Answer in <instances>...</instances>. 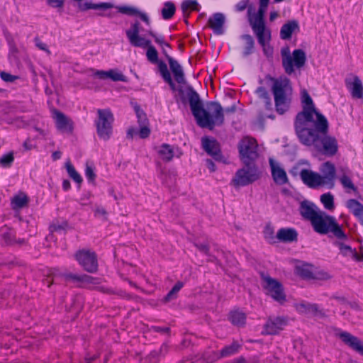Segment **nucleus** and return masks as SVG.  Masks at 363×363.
<instances>
[{
  "mask_svg": "<svg viewBox=\"0 0 363 363\" xmlns=\"http://www.w3.org/2000/svg\"><path fill=\"white\" fill-rule=\"evenodd\" d=\"M240 345L238 342H233L231 345L225 347L220 352L218 357H226L233 355L238 352Z\"/></svg>",
  "mask_w": 363,
  "mask_h": 363,
  "instance_id": "obj_40",
  "label": "nucleus"
},
{
  "mask_svg": "<svg viewBox=\"0 0 363 363\" xmlns=\"http://www.w3.org/2000/svg\"><path fill=\"white\" fill-rule=\"evenodd\" d=\"M65 168L67 169L69 177L78 184H81L82 182V178L81 175L77 172L74 167L71 163L70 160H67L65 162Z\"/></svg>",
  "mask_w": 363,
  "mask_h": 363,
  "instance_id": "obj_36",
  "label": "nucleus"
},
{
  "mask_svg": "<svg viewBox=\"0 0 363 363\" xmlns=\"http://www.w3.org/2000/svg\"><path fill=\"white\" fill-rule=\"evenodd\" d=\"M70 182L68 180H64L62 182V188L65 191H67L70 189Z\"/></svg>",
  "mask_w": 363,
  "mask_h": 363,
  "instance_id": "obj_61",
  "label": "nucleus"
},
{
  "mask_svg": "<svg viewBox=\"0 0 363 363\" xmlns=\"http://www.w3.org/2000/svg\"><path fill=\"white\" fill-rule=\"evenodd\" d=\"M320 209L313 203L308 202H303L300 207V213L303 217L308 219L311 222L313 221L314 218L318 214V211Z\"/></svg>",
  "mask_w": 363,
  "mask_h": 363,
  "instance_id": "obj_26",
  "label": "nucleus"
},
{
  "mask_svg": "<svg viewBox=\"0 0 363 363\" xmlns=\"http://www.w3.org/2000/svg\"><path fill=\"white\" fill-rule=\"evenodd\" d=\"M35 45L42 50L46 51L47 52H49V50L47 48V45L45 43L40 41L39 39L36 38L35 39Z\"/></svg>",
  "mask_w": 363,
  "mask_h": 363,
  "instance_id": "obj_56",
  "label": "nucleus"
},
{
  "mask_svg": "<svg viewBox=\"0 0 363 363\" xmlns=\"http://www.w3.org/2000/svg\"><path fill=\"white\" fill-rule=\"evenodd\" d=\"M238 149L241 160L246 166L258 157L257 144L254 138H243L239 143Z\"/></svg>",
  "mask_w": 363,
  "mask_h": 363,
  "instance_id": "obj_10",
  "label": "nucleus"
},
{
  "mask_svg": "<svg viewBox=\"0 0 363 363\" xmlns=\"http://www.w3.org/2000/svg\"><path fill=\"white\" fill-rule=\"evenodd\" d=\"M345 206L363 225V205L357 200L350 199L346 201Z\"/></svg>",
  "mask_w": 363,
  "mask_h": 363,
  "instance_id": "obj_24",
  "label": "nucleus"
},
{
  "mask_svg": "<svg viewBox=\"0 0 363 363\" xmlns=\"http://www.w3.org/2000/svg\"><path fill=\"white\" fill-rule=\"evenodd\" d=\"M261 286L264 293L276 301L283 303L286 295L282 284L277 280L264 273L261 274Z\"/></svg>",
  "mask_w": 363,
  "mask_h": 363,
  "instance_id": "obj_9",
  "label": "nucleus"
},
{
  "mask_svg": "<svg viewBox=\"0 0 363 363\" xmlns=\"http://www.w3.org/2000/svg\"><path fill=\"white\" fill-rule=\"evenodd\" d=\"M184 15H189L193 11H199V5L196 0H184L181 4Z\"/></svg>",
  "mask_w": 363,
  "mask_h": 363,
  "instance_id": "obj_35",
  "label": "nucleus"
},
{
  "mask_svg": "<svg viewBox=\"0 0 363 363\" xmlns=\"http://www.w3.org/2000/svg\"><path fill=\"white\" fill-rule=\"evenodd\" d=\"M175 6L172 1H167L161 11L162 18L165 20L170 19L175 13Z\"/></svg>",
  "mask_w": 363,
  "mask_h": 363,
  "instance_id": "obj_37",
  "label": "nucleus"
},
{
  "mask_svg": "<svg viewBox=\"0 0 363 363\" xmlns=\"http://www.w3.org/2000/svg\"><path fill=\"white\" fill-rule=\"evenodd\" d=\"M299 30V25L297 21L292 20L284 23L280 30V38L282 40H289L293 33Z\"/></svg>",
  "mask_w": 363,
  "mask_h": 363,
  "instance_id": "obj_22",
  "label": "nucleus"
},
{
  "mask_svg": "<svg viewBox=\"0 0 363 363\" xmlns=\"http://www.w3.org/2000/svg\"><path fill=\"white\" fill-rule=\"evenodd\" d=\"M94 75L101 79H107V71L97 70V71L94 72Z\"/></svg>",
  "mask_w": 363,
  "mask_h": 363,
  "instance_id": "obj_57",
  "label": "nucleus"
},
{
  "mask_svg": "<svg viewBox=\"0 0 363 363\" xmlns=\"http://www.w3.org/2000/svg\"><path fill=\"white\" fill-rule=\"evenodd\" d=\"M126 35L130 43L134 46L141 48H147L146 57L148 61L152 64L158 63V53L155 48L152 45L150 39L146 35H140L139 23H133L129 29L126 30Z\"/></svg>",
  "mask_w": 363,
  "mask_h": 363,
  "instance_id": "obj_5",
  "label": "nucleus"
},
{
  "mask_svg": "<svg viewBox=\"0 0 363 363\" xmlns=\"http://www.w3.org/2000/svg\"><path fill=\"white\" fill-rule=\"evenodd\" d=\"M186 95L192 113L201 128L213 130L216 125H221L224 122V112L233 113L235 110V106L223 110L220 104L216 102H209L204 106L199 94L191 88L188 89Z\"/></svg>",
  "mask_w": 363,
  "mask_h": 363,
  "instance_id": "obj_2",
  "label": "nucleus"
},
{
  "mask_svg": "<svg viewBox=\"0 0 363 363\" xmlns=\"http://www.w3.org/2000/svg\"><path fill=\"white\" fill-rule=\"evenodd\" d=\"M249 22L259 45L270 43L271 30L266 27L264 18L249 17Z\"/></svg>",
  "mask_w": 363,
  "mask_h": 363,
  "instance_id": "obj_12",
  "label": "nucleus"
},
{
  "mask_svg": "<svg viewBox=\"0 0 363 363\" xmlns=\"http://www.w3.org/2000/svg\"><path fill=\"white\" fill-rule=\"evenodd\" d=\"M141 127L139 131V135L141 138H147L150 135V130L145 124H140Z\"/></svg>",
  "mask_w": 363,
  "mask_h": 363,
  "instance_id": "obj_54",
  "label": "nucleus"
},
{
  "mask_svg": "<svg viewBox=\"0 0 363 363\" xmlns=\"http://www.w3.org/2000/svg\"><path fill=\"white\" fill-rule=\"evenodd\" d=\"M323 153L328 156H333L336 154L338 145L335 138L332 137H325L321 140Z\"/></svg>",
  "mask_w": 363,
  "mask_h": 363,
  "instance_id": "obj_27",
  "label": "nucleus"
},
{
  "mask_svg": "<svg viewBox=\"0 0 363 363\" xmlns=\"http://www.w3.org/2000/svg\"><path fill=\"white\" fill-rule=\"evenodd\" d=\"M225 16L220 13H215L208 19V26L217 34L223 33Z\"/></svg>",
  "mask_w": 363,
  "mask_h": 363,
  "instance_id": "obj_29",
  "label": "nucleus"
},
{
  "mask_svg": "<svg viewBox=\"0 0 363 363\" xmlns=\"http://www.w3.org/2000/svg\"><path fill=\"white\" fill-rule=\"evenodd\" d=\"M14 160L13 153L12 152L3 155L0 158V164L4 167H9Z\"/></svg>",
  "mask_w": 363,
  "mask_h": 363,
  "instance_id": "obj_46",
  "label": "nucleus"
},
{
  "mask_svg": "<svg viewBox=\"0 0 363 363\" xmlns=\"http://www.w3.org/2000/svg\"><path fill=\"white\" fill-rule=\"evenodd\" d=\"M295 273L304 279L312 277V266L306 263H298L295 267Z\"/></svg>",
  "mask_w": 363,
  "mask_h": 363,
  "instance_id": "obj_33",
  "label": "nucleus"
},
{
  "mask_svg": "<svg viewBox=\"0 0 363 363\" xmlns=\"http://www.w3.org/2000/svg\"><path fill=\"white\" fill-rule=\"evenodd\" d=\"M311 224L314 230L320 234H326L328 232H332L337 238H346V235L336 222L335 218L328 216L322 210L318 211V214H316Z\"/></svg>",
  "mask_w": 363,
  "mask_h": 363,
  "instance_id": "obj_6",
  "label": "nucleus"
},
{
  "mask_svg": "<svg viewBox=\"0 0 363 363\" xmlns=\"http://www.w3.org/2000/svg\"><path fill=\"white\" fill-rule=\"evenodd\" d=\"M85 175L89 182L94 181V179L96 178V174L94 173V169L91 166H90L89 164L86 165Z\"/></svg>",
  "mask_w": 363,
  "mask_h": 363,
  "instance_id": "obj_50",
  "label": "nucleus"
},
{
  "mask_svg": "<svg viewBox=\"0 0 363 363\" xmlns=\"http://www.w3.org/2000/svg\"><path fill=\"white\" fill-rule=\"evenodd\" d=\"M157 64L160 72L164 80L169 79V77H171V74L167 69V65L162 61L159 62Z\"/></svg>",
  "mask_w": 363,
  "mask_h": 363,
  "instance_id": "obj_48",
  "label": "nucleus"
},
{
  "mask_svg": "<svg viewBox=\"0 0 363 363\" xmlns=\"http://www.w3.org/2000/svg\"><path fill=\"white\" fill-rule=\"evenodd\" d=\"M272 82V91L274 95L276 111L284 114L290 106L293 89L290 80L286 77L279 78L269 77Z\"/></svg>",
  "mask_w": 363,
  "mask_h": 363,
  "instance_id": "obj_4",
  "label": "nucleus"
},
{
  "mask_svg": "<svg viewBox=\"0 0 363 363\" xmlns=\"http://www.w3.org/2000/svg\"><path fill=\"white\" fill-rule=\"evenodd\" d=\"M334 195L330 192L323 194L320 201L326 210L333 211L335 209Z\"/></svg>",
  "mask_w": 363,
  "mask_h": 363,
  "instance_id": "obj_34",
  "label": "nucleus"
},
{
  "mask_svg": "<svg viewBox=\"0 0 363 363\" xmlns=\"http://www.w3.org/2000/svg\"><path fill=\"white\" fill-rule=\"evenodd\" d=\"M95 213L96 215H103L104 216L106 214V211L102 208H97L96 209Z\"/></svg>",
  "mask_w": 363,
  "mask_h": 363,
  "instance_id": "obj_64",
  "label": "nucleus"
},
{
  "mask_svg": "<svg viewBox=\"0 0 363 363\" xmlns=\"http://www.w3.org/2000/svg\"><path fill=\"white\" fill-rule=\"evenodd\" d=\"M269 0H259V7L258 11L257 13L252 12V9H248V16L249 17H260L264 18V13L268 6Z\"/></svg>",
  "mask_w": 363,
  "mask_h": 363,
  "instance_id": "obj_38",
  "label": "nucleus"
},
{
  "mask_svg": "<svg viewBox=\"0 0 363 363\" xmlns=\"http://www.w3.org/2000/svg\"><path fill=\"white\" fill-rule=\"evenodd\" d=\"M47 2L52 8H61L64 5L65 0H48Z\"/></svg>",
  "mask_w": 363,
  "mask_h": 363,
  "instance_id": "obj_55",
  "label": "nucleus"
},
{
  "mask_svg": "<svg viewBox=\"0 0 363 363\" xmlns=\"http://www.w3.org/2000/svg\"><path fill=\"white\" fill-rule=\"evenodd\" d=\"M295 308L297 312L301 314L313 315H319L323 314L316 304H312L304 301L296 303Z\"/></svg>",
  "mask_w": 363,
  "mask_h": 363,
  "instance_id": "obj_23",
  "label": "nucleus"
},
{
  "mask_svg": "<svg viewBox=\"0 0 363 363\" xmlns=\"http://www.w3.org/2000/svg\"><path fill=\"white\" fill-rule=\"evenodd\" d=\"M271 173L274 182L278 185H283L288 182L286 171L281 164L272 158L269 159Z\"/></svg>",
  "mask_w": 363,
  "mask_h": 363,
  "instance_id": "obj_15",
  "label": "nucleus"
},
{
  "mask_svg": "<svg viewBox=\"0 0 363 363\" xmlns=\"http://www.w3.org/2000/svg\"><path fill=\"white\" fill-rule=\"evenodd\" d=\"M28 198L23 193H19L14 196L11 200V204L13 208H21L26 205Z\"/></svg>",
  "mask_w": 363,
  "mask_h": 363,
  "instance_id": "obj_39",
  "label": "nucleus"
},
{
  "mask_svg": "<svg viewBox=\"0 0 363 363\" xmlns=\"http://www.w3.org/2000/svg\"><path fill=\"white\" fill-rule=\"evenodd\" d=\"M114 6L113 4L109 2H104L100 4H92L89 2L86 3H80L79 4V9L81 11H86L89 9H102L106 10L111 8H113Z\"/></svg>",
  "mask_w": 363,
  "mask_h": 363,
  "instance_id": "obj_32",
  "label": "nucleus"
},
{
  "mask_svg": "<svg viewBox=\"0 0 363 363\" xmlns=\"http://www.w3.org/2000/svg\"><path fill=\"white\" fill-rule=\"evenodd\" d=\"M337 179L346 192H355L357 189L353 182V174L348 167L339 169Z\"/></svg>",
  "mask_w": 363,
  "mask_h": 363,
  "instance_id": "obj_14",
  "label": "nucleus"
},
{
  "mask_svg": "<svg viewBox=\"0 0 363 363\" xmlns=\"http://www.w3.org/2000/svg\"><path fill=\"white\" fill-rule=\"evenodd\" d=\"M278 16H279V14L277 11H271L270 14H269L270 21H274Z\"/></svg>",
  "mask_w": 363,
  "mask_h": 363,
  "instance_id": "obj_62",
  "label": "nucleus"
},
{
  "mask_svg": "<svg viewBox=\"0 0 363 363\" xmlns=\"http://www.w3.org/2000/svg\"><path fill=\"white\" fill-rule=\"evenodd\" d=\"M0 75L1 79L6 82H13L18 78L17 76L12 75L6 72H1Z\"/></svg>",
  "mask_w": 363,
  "mask_h": 363,
  "instance_id": "obj_52",
  "label": "nucleus"
},
{
  "mask_svg": "<svg viewBox=\"0 0 363 363\" xmlns=\"http://www.w3.org/2000/svg\"><path fill=\"white\" fill-rule=\"evenodd\" d=\"M202 147L203 150L216 160H221V155L220 154V147L218 142L208 137L201 139Z\"/></svg>",
  "mask_w": 363,
  "mask_h": 363,
  "instance_id": "obj_19",
  "label": "nucleus"
},
{
  "mask_svg": "<svg viewBox=\"0 0 363 363\" xmlns=\"http://www.w3.org/2000/svg\"><path fill=\"white\" fill-rule=\"evenodd\" d=\"M286 325V320L284 318H270L264 327L263 333L267 335H275L282 330Z\"/></svg>",
  "mask_w": 363,
  "mask_h": 363,
  "instance_id": "obj_16",
  "label": "nucleus"
},
{
  "mask_svg": "<svg viewBox=\"0 0 363 363\" xmlns=\"http://www.w3.org/2000/svg\"><path fill=\"white\" fill-rule=\"evenodd\" d=\"M157 153L159 158L163 161H170L174 157L173 148L167 145L162 144L157 147Z\"/></svg>",
  "mask_w": 363,
  "mask_h": 363,
  "instance_id": "obj_31",
  "label": "nucleus"
},
{
  "mask_svg": "<svg viewBox=\"0 0 363 363\" xmlns=\"http://www.w3.org/2000/svg\"><path fill=\"white\" fill-rule=\"evenodd\" d=\"M255 92L260 99H262L264 101L267 106H271L270 97L265 88L262 86L258 87Z\"/></svg>",
  "mask_w": 363,
  "mask_h": 363,
  "instance_id": "obj_45",
  "label": "nucleus"
},
{
  "mask_svg": "<svg viewBox=\"0 0 363 363\" xmlns=\"http://www.w3.org/2000/svg\"><path fill=\"white\" fill-rule=\"evenodd\" d=\"M53 118L57 128L62 133L71 132L72 130V122L65 114L58 111H53Z\"/></svg>",
  "mask_w": 363,
  "mask_h": 363,
  "instance_id": "obj_20",
  "label": "nucleus"
},
{
  "mask_svg": "<svg viewBox=\"0 0 363 363\" xmlns=\"http://www.w3.org/2000/svg\"><path fill=\"white\" fill-rule=\"evenodd\" d=\"M249 166L236 172L232 180V184L235 187L247 186L259 178L260 174L258 169L255 167Z\"/></svg>",
  "mask_w": 363,
  "mask_h": 363,
  "instance_id": "obj_11",
  "label": "nucleus"
},
{
  "mask_svg": "<svg viewBox=\"0 0 363 363\" xmlns=\"http://www.w3.org/2000/svg\"><path fill=\"white\" fill-rule=\"evenodd\" d=\"M264 237L267 240H268L269 242H272L274 241V231H273V228L269 226V225H267L264 228Z\"/></svg>",
  "mask_w": 363,
  "mask_h": 363,
  "instance_id": "obj_53",
  "label": "nucleus"
},
{
  "mask_svg": "<svg viewBox=\"0 0 363 363\" xmlns=\"http://www.w3.org/2000/svg\"><path fill=\"white\" fill-rule=\"evenodd\" d=\"M107 79L113 82H125V77L117 69H109L107 71Z\"/></svg>",
  "mask_w": 363,
  "mask_h": 363,
  "instance_id": "obj_43",
  "label": "nucleus"
},
{
  "mask_svg": "<svg viewBox=\"0 0 363 363\" xmlns=\"http://www.w3.org/2000/svg\"><path fill=\"white\" fill-rule=\"evenodd\" d=\"M335 245L342 256L356 262L363 261V255L358 254L355 250L352 249L350 246L342 242H337Z\"/></svg>",
  "mask_w": 363,
  "mask_h": 363,
  "instance_id": "obj_21",
  "label": "nucleus"
},
{
  "mask_svg": "<svg viewBox=\"0 0 363 363\" xmlns=\"http://www.w3.org/2000/svg\"><path fill=\"white\" fill-rule=\"evenodd\" d=\"M167 59L175 80L179 84H184L185 82V78L182 66L172 57H168Z\"/></svg>",
  "mask_w": 363,
  "mask_h": 363,
  "instance_id": "obj_30",
  "label": "nucleus"
},
{
  "mask_svg": "<svg viewBox=\"0 0 363 363\" xmlns=\"http://www.w3.org/2000/svg\"><path fill=\"white\" fill-rule=\"evenodd\" d=\"M184 284L182 282H177L172 289V290L167 294L166 296V300L169 301L176 297L177 294L179 291V290L183 287Z\"/></svg>",
  "mask_w": 363,
  "mask_h": 363,
  "instance_id": "obj_47",
  "label": "nucleus"
},
{
  "mask_svg": "<svg viewBox=\"0 0 363 363\" xmlns=\"http://www.w3.org/2000/svg\"><path fill=\"white\" fill-rule=\"evenodd\" d=\"M75 258L84 270L91 273L97 270L98 263L94 252L80 250L75 254Z\"/></svg>",
  "mask_w": 363,
  "mask_h": 363,
  "instance_id": "obj_13",
  "label": "nucleus"
},
{
  "mask_svg": "<svg viewBox=\"0 0 363 363\" xmlns=\"http://www.w3.org/2000/svg\"><path fill=\"white\" fill-rule=\"evenodd\" d=\"M145 35H150L154 38L155 43L160 45L162 49V52H164V46L169 48V43H167L162 35H157L152 30H147Z\"/></svg>",
  "mask_w": 363,
  "mask_h": 363,
  "instance_id": "obj_44",
  "label": "nucleus"
},
{
  "mask_svg": "<svg viewBox=\"0 0 363 363\" xmlns=\"http://www.w3.org/2000/svg\"><path fill=\"white\" fill-rule=\"evenodd\" d=\"M320 174L303 169L300 171V177L303 182L311 188L325 186L329 189H333L337 178L335 165L330 162H325L320 166Z\"/></svg>",
  "mask_w": 363,
  "mask_h": 363,
  "instance_id": "obj_3",
  "label": "nucleus"
},
{
  "mask_svg": "<svg viewBox=\"0 0 363 363\" xmlns=\"http://www.w3.org/2000/svg\"><path fill=\"white\" fill-rule=\"evenodd\" d=\"M98 118L95 121L96 132L99 137L108 140L113 132V115L109 109H99Z\"/></svg>",
  "mask_w": 363,
  "mask_h": 363,
  "instance_id": "obj_8",
  "label": "nucleus"
},
{
  "mask_svg": "<svg viewBox=\"0 0 363 363\" xmlns=\"http://www.w3.org/2000/svg\"><path fill=\"white\" fill-rule=\"evenodd\" d=\"M338 336L345 345L363 355V342L358 337L345 331L340 332Z\"/></svg>",
  "mask_w": 363,
  "mask_h": 363,
  "instance_id": "obj_17",
  "label": "nucleus"
},
{
  "mask_svg": "<svg viewBox=\"0 0 363 363\" xmlns=\"http://www.w3.org/2000/svg\"><path fill=\"white\" fill-rule=\"evenodd\" d=\"M303 111L296 116V130L301 142L306 145H314L320 134H325L327 119L314 107L313 100L306 89L301 91Z\"/></svg>",
  "mask_w": 363,
  "mask_h": 363,
  "instance_id": "obj_1",
  "label": "nucleus"
},
{
  "mask_svg": "<svg viewBox=\"0 0 363 363\" xmlns=\"http://www.w3.org/2000/svg\"><path fill=\"white\" fill-rule=\"evenodd\" d=\"M196 246L199 250H201L205 253H207V252H208L207 245H206L204 244H200V245H196Z\"/></svg>",
  "mask_w": 363,
  "mask_h": 363,
  "instance_id": "obj_60",
  "label": "nucleus"
},
{
  "mask_svg": "<svg viewBox=\"0 0 363 363\" xmlns=\"http://www.w3.org/2000/svg\"><path fill=\"white\" fill-rule=\"evenodd\" d=\"M167 83L169 84V85L170 86L172 90L174 91L175 90V84L172 79V77H169V79H167L164 80Z\"/></svg>",
  "mask_w": 363,
  "mask_h": 363,
  "instance_id": "obj_63",
  "label": "nucleus"
},
{
  "mask_svg": "<svg viewBox=\"0 0 363 363\" xmlns=\"http://www.w3.org/2000/svg\"><path fill=\"white\" fill-rule=\"evenodd\" d=\"M118 11L123 14L128 16H138L147 25H150V19L147 15L141 12L136 7L132 6H116Z\"/></svg>",
  "mask_w": 363,
  "mask_h": 363,
  "instance_id": "obj_25",
  "label": "nucleus"
},
{
  "mask_svg": "<svg viewBox=\"0 0 363 363\" xmlns=\"http://www.w3.org/2000/svg\"><path fill=\"white\" fill-rule=\"evenodd\" d=\"M206 166L208 167V169L211 171V172H215L216 171V165L213 162L212 160H206Z\"/></svg>",
  "mask_w": 363,
  "mask_h": 363,
  "instance_id": "obj_59",
  "label": "nucleus"
},
{
  "mask_svg": "<svg viewBox=\"0 0 363 363\" xmlns=\"http://www.w3.org/2000/svg\"><path fill=\"white\" fill-rule=\"evenodd\" d=\"M247 5V1H244V0L240 1L235 6L236 10L238 11H242L246 9Z\"/></svg>",
  "mask_w": 363,
  "mask_h": 363,
  "instance_id": "obj_58",
  "label": "nucleus"
},
{
  "mask_svg": "<svg viewBox=\"0 0 363 363\" xmlns=\"http://www.w3.org/2000/svg\"><path fill=\"white\" fill-rule=\"evenodd\" d=\"M230 320L233 325L241 326L245 323V315L240 311H233L230 314Z\"/></svg>",
  "mask_w": 363,
  "mask_h": 363,
  "instance_id": "obj_41",
  "label": "nucleus"
},
{
  "mask_svg": "<svg viewBox=\"0 0 363 363\" xmlns=\"http://www.w3.org/2000/svg\"><path fill=\"white\" fill-rule=\"evenodd\" d=\"M345 83L353 97L361 99L363 96V85L357 76L351 75L346 79Z\"/></svg>",
  "mask_w": 363,
  "mask_h": 363,
  "instance_id": "obj_18",
  "label": "nucleus"
},
{
  "mask_svg": "<svg viewBox=\"0 0 363 363\" xmlns=\"http://www.w3.org/2000/svg\"><path fill=\"white\" fill-rule=\"evenodd\" d=\"M242 40L245 43V48L243 50V55L247 56L252 53V50L254 48V40L252 37L250 35H244L242 36Z\"/></svg>",
  "mask_w": 363,
  "mask_h": 363,
  "instance_id": "obj_42",
  "label": "nucleus"
},
{
  "mask_svg": "<svg viewBox=\"0 0 363 363\" xmlns=\"http://www.w3.org/2000/svg\"><path fill=\"white\" fill-rule=\"evenodd\" d=\"M135 113L140 124H145L147 122V118L145 114L138 106L135 107Z\"/></svg>",
  "mask_w": 363,
  "mask_h": 363,
  "instance_id": "obj_51",
  "label": "nucleus"
},
{
  "mask_svg": "<svg viewBox=\"0 0 363 363\" xmlns=\"http://www.w3.org/2000/svg\"><path fill=\"white\" fill-rule=\"evenodd\" d=\"M281 54L283 67L289 75L294 73L295 69L303 67L306 61V53L301 49L294 50L291 54L289 48L286 47L281 49Z\"/></svg>",
  "mask_w": 363,
  "mask_h": 363,
  "instance_id": "obj_7",
  "label": "nucleus"
},
{
  "mask_svg": "<svg viewBox=\"0 0 363 363\" xmlns=\"http://www.w3.org/2000/svg\"><path fill=\"white\" fill-rule=\"evenodd\" d=\"M262 48L263 52L267 58H272L273 56L274 50L270 43H265L260 44Z\"/></svg>",
  "mask_w": 363,
  "mask_h": 363,
  "instance_id": "obj_49",
  "label": "nucleus"
},
{
  "mask_svg": "<svg viewBox=\"0 0 363 363\" xmlns=\"http://www.w3.org/2000/svg\"><path fill=\"white\" fill-rule=\"evenodd\" d=\"M297 238V231L294 228H281L277 233V238L284 242L296 241Z\"/></svg>",
  "mask_w": 363,
  "mask_h": 363,
  "instance_id": "obj_28",
  "label": "nucleus"
}]
</instances>
